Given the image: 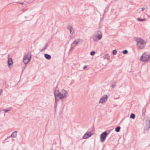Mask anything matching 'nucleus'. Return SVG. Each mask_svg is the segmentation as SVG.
<instances>
[{"label": "nucleus", "mask_w": 150, "mask_h": 150, "mask_svg": "<svg viewBox=\"0 0 150 150\" xmlns=\"http://www.w3.org/2000/svg\"><path fill=\"white\" fill-rule=\"evenodd\" d=\"M135 40L137 46L139 49H142L144 48L146 43L143 39L139 38H136Z\"/></svg>", "instance_id": "1"}, {"label": "nucleus", "mask_w": 150, "mask_h": 150, "mask_svg": "<svg viewBox=\"0 0 150 150\" xmlns=\"http://www.w3.org/2000/svg\"><path fill=\"white\" fill-rule=\"evenodd\" d=\"M102 36V33L100 31H96L92 36L93 41L95 42H98L101 39Z\"/></svg>", "instance_id": "2"}, {"label": "nucleus", "mask_w": 150, "mask_h": 150, "mask_svg": "<svg viewBox=\"0 0 150 150\" xmlns=\"http://www.w3.org/2000/svg\"><path fill=\"white\" fill-rule=\"evenodd\" d=\"M31 58V53L28 52L24 56L23 58V61L24 64H27L28 63Z\"/></svg>", "instance_id": "3"}, {"label": "nucleus", "mask_w": 150, "mask_h": 150, "mask_svg": "<svg viewBox=\"0 0 150 150\" xmlns=\"http://www.w3.org/2000/svg\"><path fill=\"white\" fill-rule=\"evenodd\" d=\"M54 96L56 102L58 101L60 99H62L60 95L59 91L58 90H56L54 91Z\"/></svg>", "instance_id": "4"}, {"label": "nucleus", "mask_w": 150, "mask_h": 150, "mask_svg": "<svg viewBox=\"0 0 150 150\" xmlns=\"http://www.w3.org/2000/svg\"><path fill=\"white\" fill-rule=\"evenodd\" d=\"M150 57L149 55L145 53L141 57L140 59L141 61L143 62L146 61L148 60Z\"/></svg>", "instance_id": "5"}, {"label": "nucleus", "mask_w": 150, "mask_h": 150, "mask_svg": "<svg viewBox=\"0 0 150 150\" xmlns=\"http://www.w3.org/2000/svg\"><path fill=\"white\" fill-rule=\"evenodd\" d=\"M108 98V96L106 95H104L99 100V103L103 104L105 103L107 101Z\"/></svg>", "instance_id": "6"}, {"label": "nucleus", "mask_w": 150, "mask_h": 150, "mask_svg": "<svg viewBox=\"0 0 150 150\" xmlns=\"http://www.w3.org/2000/svg\"><path fill=\"white\" fill-rule=\"evenodd\" d=\"M108 134L105 131L101 134L100 140L101 142H103L104 141Z\"/></svg>", "instance_id": "7"}, {"label": "nucleus", "mask_w": 150, "mask_h": 150, "mask_svg": "<svg viewBox=\"0 0 150 150\" xmlns=\"http://www.w3.org/2000/svg\"><path fill=\"white\" fill-rule=\"evenodd\" d=\"M67 29L69 30L70 32V35L69 36L70 38H72L73 37L72 35H73L74 32V30L73 29V27L71 25H69L67 26Z\"/></svg>", "instance_id": "8"}, {"label": "nucleus", "mask_w": 150, "mask_h": 150, "mask_svg": "<svg viewBox=\"0 0 150 150\" xmlns=\"http://www.w3.org/2000/svg\"><path fill=\"white\" fill-rule=\"evenodd\" d=\"M60 92V95L62 98H66L68 96V92L65 90H62Z\"/></svg>", "instance_id": "9"}, {"label": "nucleus", "mask_w": 150, "mask_h": 150, "mask_svg": "<svg viewBox=\"0 0 150 150\" xmlns=\"http://www.w3.org/2000/svg\"><path fill=\"white\" fill-rule=\"evenodd\" d=\"M82 40L79 38H77L73 42L72 44H74L76 45H77L79 44H80L82 42Z\"/></svg>", "instance_id": "10"}, {"label": "nucleus", "mask_w": 150, "mask_h": 150, "mask_svg": "<svg viewBox=\"0 0 150 150\" xmlns=\"http://www.w3.org/2000/svg\"><path fill=\"white\" fill-rule=\"evenodd\" d=\"M92 134L91 132H87L83 135V139H86L91 137Z\"/></svg>", "instance_id": "11"}, {"label": "nucleus", "mask_w": 150, "mask_h": 150, "mask_svg": "<svg viewBox=\"0 0 150 150\" xmlns=\"http://www.w3.org/2000/svg\"><path fill=\"white\" fill-rule=\"evenodd\" d=\"M150 128V120L149 119L146 120L145 125V129L148 130Z\"/></svg>", "instance_id": "12"}, {"label": "nucleus", "mask_w": 150, "mask_h": 150, "mask_svg": "<svg viewBox=\"0 0 150 150\" xmlns=\"http://www.w3.org/2000/svg\"><path fill=\"white\" fill-rule=\"evenodd\" d=\"M7 63L9 68L11 69V65H12L13 64V62L11 58H9L8 59Z\"/></svg>", "instance_id": "13"}, {"label": "nucleus", "mask_w": 150, "mask_h": 150, "mask_svg": "<svg viewBox=\"0 0 150 150\" xmlns=\"http://www.w3.org/2000/svg\"><path fill=\"white\" fill-rule=\"evenodd\" d=\"M18 131H15L13 132L11 134L10 137H11L12 138H16L17 135Z\"/></svg>", "instance_id": "14"}, {"label": "nucleus", "mask_w": 150, "mask_h": 150, "mask_svg": "<svg viewBox=\"0 0 150 150\" xmlns=\"http://www.w3.org/2000/svg\"><path fill=\"white\" fill-rule=\"evenodd\" d=\"M44 57L45 58L48 60H49L51 58V56L47 54H45Z\"/></svg>", "instance_id": "15"}, {"label": "nucleus", "mask_w": 150, "mask_h": 150, "mask_svg": "<svg viewBox=\"0 0 150 150\" xmlns=\"http://www.w3.org/2000/svg\"><path fill=\"white\" fill-rule=\"evenodd\" d=\"M103 57L104 59H106L108 60L110 58V56L108 54H106L104 55Z\"/></svg>", "instance_id": "16"}, {"label": "nucleus", "mask_w": 150, "mask_h": 150, "mask_svg": "<svg viewBox=\"0 0 150 150\" xmlns=\"http://www.w3.org/2000/svg\"><path fill=\"white\" fill-rule=\"evenodd\" d=\"M120 126H117L115 128V131L117 132H119L120 131Z\"/></svg>", "instance_id": "17"}, {"label": "nucleus", "mask_w": 150, "mask_h": 150, "mask_svg": "<svg viewBox=\"0 0 150 150\" xmlns=\"http://www.w3.org/2000/svg\"><path fill=\"white\" fill-rule=\"evenodd\" d=\"M137 20L139 21H144L146 20L145 19H141L140 18H138L137 19Z\"/></svg>", "instance_id": "18"}, {"label": "nucleus", "mask_w": 150, "mask_h": 150, "mask_svg": "<svg viewBox=\"0 0 150 150\" xmlns=\"http://www.w3.org/2000/svg\"><path fill=\"white\" fill-rule=\"evenodd\" d=\"M135 117V115L133 113H131L130 115V117L132 119H134Z\"/></svg>", "instance_id": "19"}, {"label": "nucleus", "mask_w": 150, "mask_h": 150, "mask_svg": "<svg viewBox=\"0 0 150 150\" xmlns=\"http://www.w3.org/2000/svg\"><path fill=\"white\" fill-rule=\"evenodd\" d=\"M146 112V109L145 108H144L142 110V114L143 115H144Z\"/></svg>", "instance_id": "20"}, {"label": "nucleus", "mask_w": 150, "mask_h": 150, "mask_svg": "<svg viewBox=\"0 0 150 150\" xmlns=\"http://www.w3.org/2000/svg\"><path fill=\"white\" fill-rule=\"evenodd\" d=\"M112 53L114 55H116L117 53V51L116 50H114L112 51Z\"/></svg>", "instance_id": "21"}, {"label": "nucleus", "mask_w": 150, "mask_h": 150, "mask_svg": "<svg viewBox=\"0 0 150 150\" xmlns=\"http://www.w3.org/2000/svg\"><path fill=\"white\" fill-rule=\"evenodd\" d=\"M128 52V51L127 50H125L123 51L122 53L124 54H127Z\"/></svg>", "instance_id": "22"}, {"label": "nucleus", "mask_w": 150, "mask_h": 150, "mask_svg": "<svg viewBox=\"0 0 150 150\" xmlns=\"http://www.w3.org/2000/svg\"><path fill=\"white\" fill-rule=\"evenodd\" d=\"M96 53V52L94 51H93L91 52L90 53V55H94Z\"/></svg>", "instance_id": "23"}, {"label": "nucleus", "mask_w": 150, "mask_h": 150, "mask_svg": "<svg viewBox=\"0 0 150 150\" xmlns=\"http://www.w3.org/2000/svg\"><path fill=\"white\" fill-rule=\"evenodd\" d=\"M19 3L20 4H22V5H24V6H23V7H27V5L26 4L24 5V3H23V2H20Z\"/></svg>", "instance_id": "24"}, {"label": "nucleus", "mask_w": 150, "mask_h": 150, "mask_svg": "<svg viewBox=\"0 0 150 150\" xmlns=\"http://www.w3.org/2000/svg\"><path fill=\"white\" fill-rule=\"evenodd\" d=\"M147 8V7H146V6H145V7H143V8H141V9H142V11H144V10L146 9Z\"/></svg>", "instance_id": "25"}, {"label": "nucleus", "mask_w": 150, "mask_h": 150, "mask_svg": "<svg viewBox=\"0 0 150 150\" xmlns=\"http://www.w3.org/2000/svg\"><path fill=\"white\" fill-rule=\"evenodd\" d=\"M11 110V109H7V110H4V112L5 113L7 112L8 111H10Z\"/></svg>", "instance_id": "26"}, {"label": "nucleus", "mask_w": 150, "mask_h": 150, "mask_svg": "<svg viewBox=\"0 0 150 150\" xmlns=\"http://www.w3.org/2000/svg\"><path fill=\"white\" fill-rule=\"evenodd\" d=\"M47 47V46L45 45V46L42 48L41 50V51H42L45 50L46 48Z\"/></svg>", "instance_id": "27"}, {"label": "nucleus", "mask_w": 150, "mask_h": 150, "mask_svg": "<svg viewBox=\"0 0 150 150\" xmlns=\"http://www.w3.org/2000/svg\"><path fill=\"white\" fill-rule=\"evenodd\" d=\"M87 67L86 66H85L83 68V69H86V68Z\"/></svg>", "instance_id": "28"}, {"label": "nucleus", "mask_w": 150, "mask_h": 150, "mask_svg": "<svg viewBox=\"0 0 150 150\" xmlns=\"http://www.w3.org/2000/svg\"><path fill=\"white\" fill-rule=\"evenodd\" d=\"M114 86H114V85H112V87H113V88H114Z\"/></svg>", "instance_id": "29"}]
</instances>
